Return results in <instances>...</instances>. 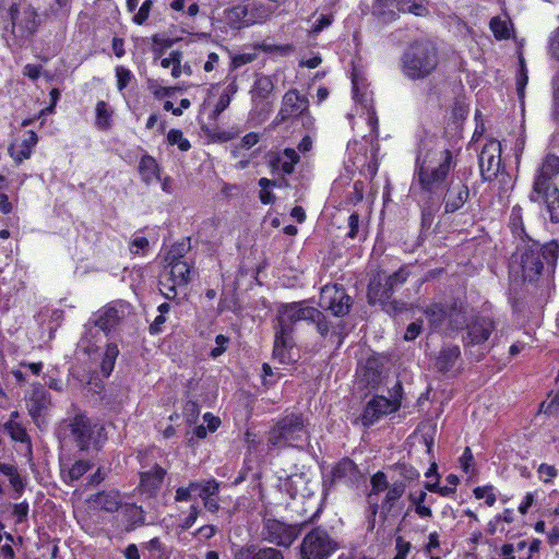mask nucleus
<instances>
[{"instance_id":"052dcab7","label":"nucleus","mask_w":559,"mask_h":559,"mask_svg":"<svg viewBox=\"0 0 559 559\" xmlns=\"http://www.w3.org/2000/svg\"><path fill=\"white\" fill-rule=\"evenodd\" d=\"M28 514V503L26 501L15 503L12 510V516L15 524L23 523Z\"/></svg>"},{"instance_id":"39448f33","label":"nucleus","mask_w":559,"mask_h":559,"mask_svg":"<svg viewBox=\"0 0 559 559\" xmlns=\"http://www.w3.org/2000/svg\"><path fill=\"white\" fill-rule=\"evenodd\" d=\"M181 246H174L165 260L166 269L159 280V290L165 298L171 300L177 296V287H185L195 273L193 266L181 259Z\"/></svg>"},{"instance_id":"9d476101","label":"nucleus","mask_w":559,"mask_h":559,"mask_svg":"<svg viewBox=\"0 0 559 559\" xmlns=\"http://www.w3.org/2000/svg\"><path fill=\"white\" fill-rule=\"evenodd\" d=\"M305 523L286 524L273 518H265L263 524L264 538L282 547H289L301 533Z\"/></svg>"},{"instance_id":"c03bdc74","label":"nucleus","mask_w":559,"mask_h":559,"mask_svg":"<svg viewBox=\"0 0 559 559\" xmlns=\"http://www.w3.org/2000/svg\"><path fill=\"white\" fill-rule=\"evenodd\" d=\"M143 548L150 552L153 559H168L166 547L158 537L150 539L143 545Z\"/></svg>"},{"instance_id":"c9c22d12","label":"nucleus","mask_w":559,"mask_h":559,"mask_svg":"<svg viewBox=\"0 0 559 559\" xmlns=\"http://www.w3.org/2000/svg\"><path fill=\"white\" fill-rule=\"evenodd\" d=\"M114 109L104 100H98L95 106V127L102 131H108L112 126Z\"/></svg>"},{"instance_id":"8fccbe9b","label":"nucleus","mask_w":559,"mask_h":559,"mask_svg":"<svg viewBox=\"0 0 559 559\" xmlns=\"http://www.w3.org/2000/svg\"><path fill=\"white\" fill-rule=\"evenodd\" d=\"M247 4L248 7L254 5L255 9L250 10V14L257 19V23L264 21L272 13V10L264 4L263 0H249Z\"/></svg>"},{"instance_id":"603ef678","label":"nucleus","mask_w":559,"mask_h":559,"mask_svg":"<svg viewBox=\"0 0 559 559\" xmlns=\"http://www.w3.org/2000/svg\"><path fill=\"white\" fill-rule=\"evenodd\" d=\"M403 5H401V12L404 13H412L417 16H423L427 13L426 7L420 2L416 0H402Z\"/></svg>"},{"instance_id":"412c9836","label":"nucleus","mask_w":559,"mask_h":559,"mask_svg":"<svg viewBox=\"0 0 559 559\" xmlns=\"http://www.w3.org/2000/svg\"><path fill=\"white\" fill-rule=\"evenodd\" d=\"M360 477L361 473L358 466L349 459H342L331 471V484H344L353 487Z\"/></svg>"},{"instance_id":"72a5a7b5","label":"nucleus","mask_w":559,"mask_h":559,"mask_svg":"<svg viewBox=\"0 0 559 559\" xmlns=\"http://www.w3.org/2000/svg\"><path fill=\"white\" fill-rule=\"evenodd\" d=\"M253 7H248V4H240L231 8L227 12V20L229 23L234 24L237 27H245L250 24L257 23V19L252 17L250 14V10H254Z\"/></svg>"},{"instance_id":"e2e57ef3","label":"nucleus","mask_w":559,"mask_h":559,"mask_svg":"<svg viewBox=\"0 0 559 559\" xmlns=\"http://www.w3.org/2000/svg\"><path fill=\"white\" fill-rule=\"evenodd\" d=\"M257 58L254 52H243L233 56L231 69H238L247 63L252 62Z\"/></svg>"},{"instance_id":"c85d7f7f","label":"nucleus","mask_w":559,"mask_h":559,"mask_svg":"<svg viewBox=\"0 0 559 559\" xmlns=\"http://www.w3.org/2000/svg\"><path fill=\"white\" fill-rule=\"evenodd\" d=\"M90 501L93 503L94 508L111 513L118 511L122 504L121 496L119 491L116 490L98 492L94 495Z\"/></svg>"},{"instance_id":"f704fd0d","label":"nucleus","mask_w":559,"mask_h":559,"mask_svg":"<svg viewBox=\"0 0 559 559\" xmlns=\"http://www.w3.org/2000/svg\"><path fill=\"white\" fill-rule=\"evenodd\" d=\"M544 269V262L540 259V253L537 250H527L522 255V270L525 277L532 278L540 274Z\"/></svg>"},{"instance_id":"6e6d98bb","label":"nucleus","mask_w":559,"mask_h":559,"mask_svg":"<svg viewBox=\"0 0 559 559\" xmlns=\"http://www.w3.org/2000/svg\"><path fill=\"white\" fill-rule=\"evenodd\" d=\"M150 247V241L146 237L135 236L129 243L131 254H145Z\"/></svg>"},{"instance_id":"6e6552de","label":"nucleus","mask_w":559,"mask_h":559,"mask_svg":"<svg viewBox=\"0 0 559 559\" xmlns=\"http://www.w3.org/2000/svg\"><path fill=\"white\" fill-rule=\"evenodd\" d=\"M337 548V544L323 528L309 532L300 545V559H328Z\"/></svg>"},{"instance_id":"7ed1b4c3","label":"nucleus","mask_w":559,"mask_h":559,"mask_svg":"<svg viewBox=\"0 0 559 559\" xmlns=\"http://www.w3.org/2000/svg\"><path fill=\"white\" fill-rule=\"evenodd\" d=\"M558 174L559 157L547 155L536 169L528 194L531 202L545 205L552 223H559V189L554 182Z\"/></svg>"},{"instance_id":"473e14b6","label":"nucleus","mask_w":559,"mask_h":559,"mask_svg":"<svg viewBox=\"0 0 559 559\" xmlns=\"http://www.w3.org/2000/svg\"><path fill=\"white\" fill-rule=\"evenodd\" d=\"M461 355L457 345H450L443 347L436 360V367L440 372H449L456 364Z\"/></svg>"},{"instance_id":"cd10ccee","label":"nucleus","mask_w":559,"mask_h":559,"mask_svg":"<svg viewBox=\"0 0 559 559\" xmlns=\"http://www.w3.org/2000/svg\"><path fill=\"white\" fill-rule=\"evenodd\" d=\"M402 3V0H376L372 5V13L382 22L389 23L397 19Z\"/></svg>"},{"instance_id":"c756f323","label":"nucleus","mask_w":559,"mask_h":559,"mask_svg":"<svg viewBox=\"0 0 559 559\" xmlns=\"http://www.w3.org/2000/svg\"><path fill=\"white\" fill-rule=\"evenodd\" d=\"M368 301L371 305L374 304H383L392 296L391 288L385 285L384 280L382 278V273H378L373 278H371L368 285Z\"/></svg>"},{"instance_id":"0e129e2a","label":"nucleus","mask_w":559,"mask_h":559,"mask_svg":"<svg viewBox=\"0 0 559 559\" xmlns=\"http://www.w3.org/2000/svg\"><path fill=\"white\" fill-rule=\"evenodd\" d=\"M528 81L527 70L523 57H520V74L516 79V87L520 96H523L524 87Z\"/></svg>"},{"instance_id":"5701e85b","label":"nucleus","mask_w":559,"mask_h":559,"mask_svg":"<svg viewBox=\"0 0 559 559\" xmlns=\"http://www.w3.org/2000/svg\"><path fill=\"white\" fill-rule=\"evenodd\" d=\"M38 142V136L33 130H28L23 139H17L9 146V154L16 164L28 159Z\"/></svg>"},{"instance_id":"a19ab883","label":"nucleus","mask_w":559,"mask_h":559,"mask_svg":"<svg viewBox=\"0 0 559 559\" xmlns=\"http://www.w3.org/2000/svg\"><path fill=\"white\" fill-rule=\"evenodd\" d=\"M92 465L88 461L79 460L74 462L69 468L66 477L68 483L79 480L86 472L91 469Z\"/></svg>"},{"instance_id":"9b49d317","label":"nucleus","mask_w":559,"mask_h":559,"mask_svg":"<svg viewBox=\"0 0 559 559\" xmlns=\"http://www.w3.org/2000/svg\"><path fill=\"white\" fill-rule=\"evenodd\" d=\"M425 314L433 330L451 331L461 329L465 322V316L456 308L445 310L440 305H432L425 310Z\"/></svg>"},{"instance_id":"20e7f679","label":"nucleus","mask_w":559,"mask_h":559,"mask_svg":"<svg viewBox=\"0 0 559 559\" xmlns=\"http://www.w3.org/2000/svg\"><path fill=\"white\" fill-rule=\"evenodd\" d=\"M436 47L427 40L412 44L401 59L402 72L411 80H421L431 74L438 66Z\"/></svg>"},{"instance_id":"49530a36","label":"nucleus","mask_w":559,"mask_h":559,"mask_svg":"<svg viewBox=\"0 0 559 559\" xmlns=\"http://www.w3.org/2000/svg\"><path fill=\"white\" fill-rule=\"evenodd\" d=\"M219 492V483L216 479L201 480L199 497L202 501L217 497Z\"/></svg>"},{"instance_id":"2f4dec72","label":"nucleus","mask_w":559,"mask_h":559,"mask_svg":"<svg viewBox=\"0 0 559 559\" xmlns=\"http://www.w3.org/2000/svg\"><path fill=\"white\" fill-rule=\"evenodd\" d=\"M0 473L8 478L15 493L14 498H19L25 489L26 480L20 474L17 466L14 464L0 462Z\"/></svg>"},{"instance_id":"f03ea898","label":"nucleus","mask_w":559,"mask_h":559,"mask_svg":"<svg viewBox=\"0 0 559 559\" xmlns=\"http://www.w3.org/2000/svg\"><path fill=\"white\" fill-rule=\"evenodd\" d=\"M322 317L321 311L314 307L302 304H290L283 306L278 311L277 326L273 347V358L281 364L293 361L292 349L294 348L293 325L299 321H316Z\"/></svg>"},{"instance_id":"aec40b11","label":"nucleus","mask_w":559,"mask_h":559,"mask_svg":"<svg viewBox=\"0 0 559 559\" xmlns=\"http://www.w3.org/2000/svg\"><path fill=\"white\" fill-rule=\"evenodd\" d=\"M399 407L400 403L396 400H389L384 396H376L368 402L362 414V423L366 426H370L380 416L394 413Z\"/></svg>"},{"instance_id":"09e8293b","label":"nucleus","mask_w":559,"mask_h":559,"mask_svg":"<svg viewBox=\"0 0 559 559\" xmlns=\"http://www.w3.org/2000/svg\"><path fill=\"white\" fill-rule=\"evenodd\" d=\"M273 91V83L269 76H261L255 80L253 97L266 98Z\"/></svg>"},{"instance_id":"423d86ee","label":"nucleus","mask_w":559,"mask_h":559,"mask_svg":"<svg viewBox=\"0 0 559 559\" xmlns=\"http://www.w3.org/2000/svg\"><path fill=\"white\" fill-rule=\"evenodd\" d=\"M308 440V431L304 418L297 414H289L276 423L270 430L267 442L275 449L297 447Z\"/></svg>"},{"instance_id":"dca6fc26","label":"nucleus","mask_w":559,"mask_h":559,"mask_svg":"<svg viewBox=\"0 0 559 559\" xmlns=\"http://www.w3.org/2000/svg\"><path fill=\"white\" fill-rule=\"evenodd\" d=\"M127 313H129L128 304L115 302L107 305L97 312L95 326L103 332H109L121 322Z\"/></svg>"},{"instance_id":"13d9d810","label":"nucleus","mask_w":559,"mask_h":559,"mask_svg":"<svg viewBox=\"0 0 559 559\" xmlns=\"http://www.w3.org/2000/svg\"><path fill=\"white\" fill-rule=\"evenodd\" d=\"M200 508L195 504L190 506L189 508V514L178 524V527L182 531L189 530L197 522L199 514H200Z\"/></svg>"},{"instance_id":"680f3d73","label":"nucleus","mask_w":559,"mask_h":559,"mask_svg":"<svg viewBox=\"0 0 559 559\" xmlns=\"http://www.w3.org/2000/svg\"><path fill=\"white\" fill-rule=\"evenodd\" d=\"M228 343H229V338L223 334H218L216 337H215V347L212 348L210 355L212 358H217L219 357L221 355H223L226 349H227V346H228Z\"/></svg>"},{"instance_id":"a18cd8bd","label":"nucleus","mask_w":559,"mask_h":559,"mask_svg":"<svg viewBox=\"0 0 559 559\" xmlns=\"http://www.w3.org/2000/svg\"><path fill=\"white\" fill-rule=\"evenodd\" d=\"M540 253V259L544 264L555 267L559 255V246L556 242L545 245L542 249L537 250Z\"/></svg>"},{"instance_id":"393cba45","label":"nucleus","mask_w":559,"mask_h":559,"mask_svg":"<svg viewBox=\"0 0 559 559\" xmlns=\"http://www.w3.org/2000/svg\"><path fill=\"white\" fill-rule=\"evenodd\" d=\"M300 157L294 148H285L271 156L270 166L274 174L292 175Z\"/></svg>"},{"instance_id":"bf43d9fd","label":"nucleus","mask_w":559,"mask_h":559,"mask_svg":"<svg viewBox=\"0 0 559 559\" xmlns=\"http://www.w3.org/2000/svg\"><path fill=\"white\" fill-rule=\"evenodd\" d=\"M152 5H153L152 0H145L142 3V5L140 7L139 11L134 14L133 22L138 25L144 24L150 16Z\"/></svg>"},{"instance_id":"79ce46f5","label":"nucleus","mask_w":559,"mask_h":559,"mask_svg":"<svg viewBox=\"0 0 559 559\" xmlns=\"http://www.w3.org/2000/svg\"><path fill=\"white\" fill-rule=\"evenodd\" d=\"M408 277V271L406 267H400L399 271L394 272L391 275H385L382 273V278L385 282V285H388L389 288H391L392 294L395 292L397 287H400L402 284L406 282Z\"/></svg>"},{"instance_id":"f257e3e1","label":"nucleus","mask_w":559,"mask_h":559,"mask_svg":"<svg viewBox=\"0 0 559 559\" xmlns=\"http://www.w3.org/2000/svg\"><path fill=\"white\" fill-rule=\"evenodd\" d=\"M453 156L449 150L438 147L432 140H423L416 158L413 187L432 197L444 191L449 173L453 168Z\"/></svg>"},{"instance_id":"4d7b16f0","label":"nucleus","mask_w":559,"mask_h":559,"mask_svg":"<svg viewBox=\"0 0 559 559\" xmlns=\"http://www.w3.org/2000/svg\"><path fill=\"white\" fill-rule=\"evenodd\" d=\"M538 477L542 481L548 484L551 483L558 475V471L554 465L542 463L537 468Z\"/></svg>"},{"instance_id":"f3484780","label":"nucleus","mask_w":559,"mask_h":559,"mask_svg":"<svg viewBox=\"0 0 559 559\" xmlns=\"http://www.w3.org/2000/svg\"><path fill=\"white\" fill-rule=\"evenodd\" d=\"M308 99L297 90L293 88L285 93L282 107L275 118L276 123L284 122L290 117L302 114L308 108Z\"/></svg>"},{"instance_id":"1a4fd4ad","label":"nucleus","mask_w":559,"mask_h":559,"mask_svg":"<svg viewBox=\"0 0 559 559\" xmlns=\"http://www.w3.org/2000/svg\"><path fill=\"white\" fill-rule=\"evenodd\" d=\"M13 35L25 40L37 31L39 22L36 10L29 4H13L10 8Z\"/></svg>"},{"instance_id":"bb28decb","label":"nucleus","mask_w":559,"mask_h":559,"mask_svg":"<svg viewBox=\"0 0 559 559\" xmlns=\"http://www.w3.org/2000/svg\"><path fill=\"white\" fill-rule=\"evenodd\" d=\"M235 559H284V557L280 550L272 547L247 545L237 550Z\"/></svg>"},{"instance_id":"774afa93","label":"nucleus","mask_w":559,"mask_h":559,"mask_svg":"<svg viewBox=\"0 0 559 559\" xmlns=\"http://www.w3.org/2000/svg\"><path fill=\"white\" fill-rule=\"evenodd\" d=\"M395 549H396V555L407 558V556L412 549V545L409 542L405 540L402 536H397L395 538Z\"/></svg>"},{"instance_id":"a878e982","label":"nucleus","mask_w":559,"mask_h":559,"mask_svg":"<svg viewBox=\"0 0 559 559\" xmlns=\"http://www.w3.org/2000/svg\"><path fill=\"white\" fill-rule=\"evenodd\" d=\"M427 492L424 490L412 491L408 493L409 507L405 511L402 523L406 521V518L414 511L420 519L429 520L432 518V510L430 502H427Z\"/></svg>"},{"instance_id":"58836bf2","label":"nucleus","mask_w":559,"mask_h":559,"mask_svg":"<svg viewBox=\"0 0 559 559\" xmlns=\"http://www.w3.org/2000/svg\"><path fill=\"white\" fill-rule=\"evenodd\" d=\"M118 355H119V349L116 344L111 343L106 346V349L104 352V356H103V359L100 362L102 373L105 377H108L112 372Z\"/></svg>"},{"instance_id":"864d4df0","label":"nucleus","mask_w":559,"mask_h":559,"mask_svg":"<svg viewBox=\"0 0 559 559\" xmlns=\"http://www.w3.org/2000/svg\"><path fill=\"white\" fill-rule=\"evenodd\" d=\"M12 536L10 534H0V559H15L13 548L11 546Z\"/></svg>"},{"instance_id":"0eeeda50","label":"nucleus","mask_w":559,"mask_h":559,"mask_svg":"<svg viewBox=\"0 0 559 559\" xmlns=\"http://www.w3.org/2000/svg\"><path fill=\"white\" fill-rule=\"evenodd\" d=\"M69 429L76 447L82 451L98 449L106 439L103 435V426L84 415L73 417L69 424Z\"/></svg>"},{"instance_id":"6ab92c4d","label":"nucleus","mask_w":559,"mask_h":559,"mask_svg":"<svg viewBox=\"0 0 559 559\" xmlns=\"http://www.w3.org/2000/svg\"><path fill=\"white\" fill-rule=\"evenodd\" d=\"M495 329L493 321L487 317H478L466 326L465 346H475L485 343Z\"/></svg>"},{"instance_id":"2eb2a0df","label":"nucleus","mask_w":559,"mask_h":559,"mask_svg":"<svg viewBox=\"0 0 559 559\" xmlns=\"http://www.w3.org/2000/svg\"><path fill=\"white\" fill-rule=\"evenodd\" d=\"M443 203L445 213L460 210L469 197L468 187L459 177H450L444 188Z\"/></svg>"},{"instance_id":"4468645a","label":"nucleus","mask_w":559,"mask_h":559,"mask_svg":"<svg viewBox=\"0 0 559 559\" xmlns=\"http://www.w3.org/2000/svg\"><path fill=\"white\" fill-rule=\"evenodd\" d=\"M479 168L483 178L487 181L497 177L501 168V143L490 139L479 154Z\"/></svg>"},{"instance_id":"e433bc0d","label":"nucleus","mask_w":559,"mask_h":559,"mask_svg":"<svg viewBox=\"0 0 559 559\" xmlns=\"http://www.w3.org/2000/svg\"><path fill=\"white\" fill-rule=\"evenodd\" d=\"M3 429L13 441L25 443L27 445L28 453H32L31 437L21 423L5 421Z\"/></svg>"},{"instance_id":"37998d69","label":"nucleus","mask_w":559,"mask_h":559,"mask_svg":"<svg viewBox=\"0 0 559 559\" xmlns=\"http://www.w3.org/2000/svg\"><path fill=\"white\" fill-rule=\"evenodd\" d=\"M473 493L476 499H484L487 507H493L497 501L496 489L492 485L475 487Z\"/></svg>"},{"instance_id":"de8ad7c7","label":"nucleus","mask_w":559,"mask_h":559,"mask_svg":"<svg viewBox=\"0 0 559 559\" xmlns=\"http://www.w3.org/2000/svg\"><path fill=\"white\" fill-rule=\"evenodd\" d=\"M167 141L170 145H177L182 152H187L191 147L189 140L183 136L179 129H170L167 133Z\"/></svg>"},{"instance_id":"b1692460","label":"nucleus","mask_w":559,"mask_h":559,"mask_svg":"<svg viewBox=\"0 0 559 559\" xmlns=\"http://www.w3.org/2000/svg\"><path fill=\"white\" fill-rule=\"evenodd\" d=\"M371 490L368 495L369 503H370V520H369V530L374 527L376 515L379 511L378 496L381 492H386L390 488V484L386 479V475L383 472H377L370 478Z\"/></svg>"},{"instance_id":"4c0bfd02","label":"nucleus","mask_w":559,"mask_h":559,"mask_svg":"<svg viewBox=\"0 0 559 559\" xmlns=\"http://www.w3.org/2000/svg\"><path fill=\"white\" fill-rule=\"evenodd\" d=\"M139 171L146 183L158 178V165L155 158L150 155H144L140 160Z\"/></svg>"},{"instance_id":"69168bd1","label":"nucleus","mask_w":559,"mask_h":559,"mask_svg":"<svg viewBox=\"0 0 559 559\" xmlns=\"http://www.w3.org/2000/svg\"><path fill=\"white\" fill-rule=\"evenodd\" d=\"M217 533V527L215 525H212V524H207V525H203L201 527H199L194 535L195 536H199V538L201 540H209L211 539L212 537H214Z\"/></svg>"},{"instance_id":"338daca9","label":"nucleus","mask_w":559,"mask_h":559,"mask_svg":"<svg viewBox=\"0 0 559 559\" xmlns=\"http://www.w3.org/2000/svg\"><path fill=\"white\" fill-rule=\"evenodd\" d=\"M230 100H231V96H230L229 92L224 91L215 105L214 114L216 116L222 114L229 106Z\"/></svg>"},{"instance_id":"ea45409f","label":"nucleus","mask_w":559,"mask_h":559,"mask_svg":"<svg viewBox=\"0 0 559 559\" xmlns=\"http://www.w3.org/2000/svg\"><path fill=\"white\" fill-rule=\"evenodd\" d=\"M490 28L497 39H508L511 36L510 21L507 17H492Z\"/></svg>"},{"instance_id":"a211bd4d","label":"nucleus","mask_w":559,"mask_h":559,"mask_svg":"<svg viewBox=\"0 0 559 559\" xmlns=\"http://www.w3.org/2000/svg\"><path fill=\"white\" fill-rule=\"evenodd\" d=\"M353 93L355 100L360 104L361 109L364 110L362 114L366 116L365 120L370 128L368 136H370L371 142L377 141L379 136V121L372 106V95L368 92L359 94L356 79H353Z\"/></svg>"},{"instance_id":"3c124183","label":"nucleus","mask_w":559,"mask_h":559,"mask_svg":"<svg viewBox=\"0 0 559 559\" xmlns=\"http://www.w3.org/2000/svg\"><path fill=\"white\" fill-rule=\"evenodd\" d=\"M510 226L514 234L519 236H522V234H524L522 207L519 205L512 207L510 216Z\"/></svg>"},{"instance_id":"4be33fe9","label":"nucleus","mask_w":559,"mask_h":559,"mask_svg":"<svg viewBox=\"0 0 559 559\" xmlns=\"http://www.w3.org/2000/svg\"><path fill=\"white\" fill-rule=\"evenodd\" d=\"M404 492L405 485L402 481L394 483L390 486L381 504H379L381 516L388 519L389 516L396 515L401 512L403 509L401 498L403 497Z\"/></svg>"},{"instance_id":"f8f14e48","label":"nucleus","mask_w":559,"mask_h":559,"mask_svg":"<svg viewBox=\"0 0 559 559\" xmlns=\"http://www.w3.org/2000/svg\"><path fill=\"white\" fill-rule=\"evenodd\" d=\"M319 306L336 317H343L348 313L352 301L343 286L333 284L321 288Z\"/></svg>"},{"instance_id":"7c9ffc66","label":"nucleus","mask_w":559,"mask_h":559,"mask_svg":"<svg viewBox=\"0 0 559 559\" xmlns=\"http://www.w3.org/2000/svg\"><path fill=\"white\" fill-rule=\"evenodd\" d=\"M166 475V471L155 465L150 471L141 474V488L148 495H154L159 488L164 477Z\"/></svg>"},{"instance_id":"ddd939ff","label":"nucleus","mask_w":559,"mask_h":559,"mask_svg":"<svg viewBox=\"0 0 559 559\" xmlns=\"http://www.w3.org/2000/svg\"><path fill=\"white\" fill-rule=\"evenodd\" d=\"M25 405L33 421L39 426L51 406L50 394L41 383L35 382L25 395Z\"/></svg>"},{"instance_id":"5fc2aeb1","label":"nucleus","mask_w":559,"mask_h":559,"mask_svg":"<svg viewBox=\"0 0 559 559\" xmlns=\"http://www.w3.org/2000/svg\"><path fill=\"white\" fill-rule=\"evenodd\" d=\"M117 88L122 92L131 82L133 75L131 71L122 66L116 68Z\"/></svg>"}]
</instances>
